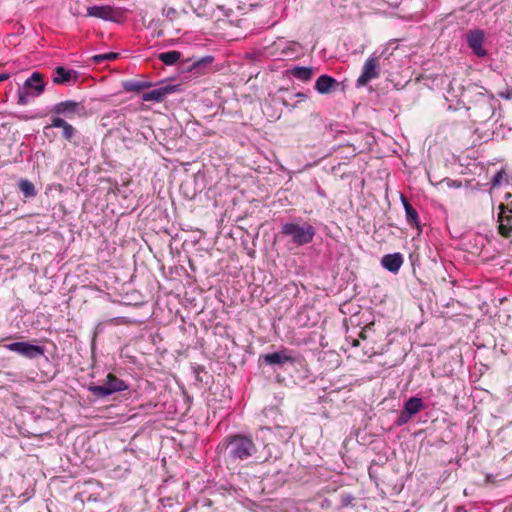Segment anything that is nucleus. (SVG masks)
Segmentation results:
<instances>
[{"label":"nucleus","instance_id":"obj_1","mask_svg":"<svg viewBox=\"0 0 512 512\" xmlns=\"http://www.w3.org/2000/svg\"><path fill=\"white\" fill-rule=\"evenodd\" d=\"M218 449L223 452L225 461L231 464H238L243 462H264L268 461L270 455L261 459L258 456V449L253 440L252 435L249 434H230L227 435L218 445Z\"/></svg>","mask_w":512,"mask_h":512},{"label":"nucleus","instance_id":"obj_2","mask_svg":"<svg viewBox=\"0 0 512 512\" xmlns=\"http://www.w3.org/2000/svg\"><path fill=\"white\" fill-rule=\"evenodd\" d=\"M471 105L467 107L469 116L477 122H484L494 114L495 98L486 91H476L473 94Z\"/></svg>","mask_w":512,"mask_h":512},{"label":"nucleus","instance_id":"obj_3","mask_svg":"<svg viewBox=\"0 0 512 512\" xmlns=\"http://www.w3.org/2000/svg\"><path fill=\"white\" fill-rule=\"evenodd\" d=\"M315 228L307 223L287 222L282 224L280 235L289 238L296 246H303L310 243L315 236Z\"/></svg>","mask_w":512,"mask_h":512},{"label":"nucleus","instance_id":"obj_4","mask_svg":"<svg viewBox=\"0 0 512 512\" xmlns=\"http://www.w3.org/2000/svg\"><path fill=\"white\" fill-rule=\"evenodd\" d=\"M128 389V385L122 379L116 375L109 373L106 376L103 384L101 385H90L88 390L98 398H104L112 395L116 392L125 391Z\"/></svg>","mask_w":512,"mask_h":512},{"label":"nucleus","instance_id":"obj_5","mask_svg":"<svg viewBox=\"0 0 512 512\" xmlns=\"http://www.w3.org/2000/svg\"><path fill=\"white\" fill-rule=\"evenodd\" d=\"M380 59L381 56L372 53L365 61L360 76L356 81L357 87L367 85L370 81L377 79L380 76Z\"/></svg>","mask_w":512,"mask_h":512},{"label":"nucleus","instance_id":"obj_6","mask_svg":"<svg viewBox=\"0 0 512 512\" xmlns=\"http://www.w3.org/2000/svg\"><path fill=\"white\" fill-rule=\"evenodd\" d=\"M51 112L56 117L63 116L65 118L73 119L75 116L81 117L85 115V107L81 102L75 100H65L56 103L52 108Z\"/></svg>","mask_w":512,"mask_h":512},{"label":"nucleus","instance_id":"obj_7","mask_svg":"<svg viewBox=\"0 0 512 512\" xmlns=\"http://www.w3.org/2000/svg\"><path fill=\"white\" fill-rule=\"evenodd\" d=\"M4 347L28 359H37L45 354L44 346L35 345L27 341L9 343L4 345Z\"/></svg>","mask_w":512,"mask_h":512},{"label":"nucleus","instance_id":"obj_8","mask_svg":"<svg viewBox=\"0 0 512 512\" xmlns=\"http://www.w3.org/2000/svg\"><path fill=\"white\" fill-rule=\"evenodd\" d=\"M87 15L111 22H119L123 17V13L120 9L111 7L109 5H95L88 7Z\"/></svg>","mask_w":512,"mask_h":512},{"label":"nucleus","instance_id":"obj_9","mask_svg":"<svg viewBox=\"0 0 512 512\" xmlns=\"http://www.w3.org/2000/svg\"><path fill=\"white\" fill-rule=\"evenodd\" d=\"M178 91V85H172V84H167V85H162L160 87H157V88H154L148 92H145L142 94L141 96V99L143 101H152V102H162L164 101V99L174 93Z\"/></svg>","mask_w":512,"mask_h":512},{"label":"nucleus","instance_id":"obj_10","mask_svg":"<svg viewBox=\"0 0 512 512\" xmlns=\"http://www.w3.org/2000/svg\"><path fill=\"white\" fill-rule=\"evenodd\" d=\"M467 44L472 49L473 53L478 57H485L487 51L483 48L484 32L480 29H475L467 34Z\"/></svg>","mask_w":512,"mask_h":512},{"label":"nucleus","instance_id":"obj_11","mask_svg":"<svg viewBox=\"0 0 512 512\" xmlns=\"http://www.w3.org/2000/svg\"><path fill=\"white\" fill-rule=\"evenodd\" d=\"M50 128H62V137L68 142H72L74 137L78 134L77 129L61 117H52L51 123L45 126L44 129L47 130Z\"/></svg>","mask_w":512,"mask_h":512},{"label":"nucleus","instance_id":"obj_12","mask_svg":"<svg viewBox=\"0 0 512 512\" xmlns=\"http://www.w3.org/2000/svg\"><path fill=\"white\" fill-rule=\"evenodd\" d=\"M500 210L497 220L499 222V233L505 238H509L512 233V215H504L507 210V207L500 203L498 206Z\"/></svg>","mask_w":512,"mask_h":512},{"label":"nucleus","instance_id":"obj_13","mask_svg":"<svg viewBox=\"0 0 512 512\" xmlns=\"http://www.w3.org/2000/svg\"><path fill=\"white\" fill-rule=\"evenodd\" d=\"M261 358L263 359V362L268 365H278L283 366L286 363H293L294 358L290 355H288L286 350H281L273 353H268L265 355H262Z\"/></svg>","mask_w":512,"mask_h":512},{"label":"nucleus","instance_id":"obj_14","mask_svg":"<svg viewBox=\"0 0 512 512\" xmlns=\"http://www.w3.org/2000/svg\"><path fill=\"white\" fill-rule=\"evenodd\" d=\"M404 262L403 255L399 252L386 254L381 259V265L391 273H397Z\"/></svg>","mask_w":512,"mask_h":512},{"label":"nucleus","instance_id":"obj_15","mask_svg":"<svg viewBox=\"0 0 512 512\" xmlns=\"http://www.w3.org/2000/svg\"><path fill=\"white\" fill-rule=\"evenodd\" d=\"M401 202L405 210L406 221L411 227H416L421 232V226L419 222V215L417 210L410 204L405 195L401 194Z\"/></svg>","mask_w":512,"mask_h":512},{"label":"nucleus","instance_id":"obj_16","mask_svg":"<svg viewBox=\"0 0 512 512\" xmlns=\"http://www.w3.org/2000/svg\"><path fill=\"white\" fill-rule=\"evenodd\" d=\"M24 88L33 89V96H39L45 89V84L42 80V75L38 72H34L24 83Z\"/></svg>","mask_w":512,"mask_h":512},{"label":"nucleus","instance_id":"obj_17","mask_svg":"<svg viewBox=\"0 0 512 512\" xmlns=\"http://www.w3.org/2000/svg\"><path fill=\"white\" fill-rule=\"evenodd\" d=\"M263 429L273 432L282 442H287L294 434V429L292 427L282 425L279 422H276L272 427L267 426Z\"/></svg>","mask_w":512,"mask_h":512},{"label":"nucleus","instance_id":"obj_18","mask_svg":"<svg viewBox=\"0 0 512 512\" xmlns=\"http://www.w3.org/2000/svg\"><path fill=\"white\" fill-rule=\"evenodd\" d=\"M276 46L281 51V55L287 58L296 57L301 49L300 44L293 41H279Z\"/></svg>","mask_w":512,"mask_h":512},{"label":"nucleus","instance_id":"obj_19","mask_svg":"<svg viewBox=\"0 0 512 512\" xmlns=\"http://www.w3.org/2000/svg\"><path fill=\"white\" fill-rule=\"evenodd\" d=\"M337 81L328 75H321L315 82V89L320 94H328L332 91L334 86H337Z\"/></svg>","mask_w":512,"mask_h":512},{"label":"nucleus","instance_id":"obj_20","mask_svg":"<svg viewBox=\"0 0 512 512\" xmlns=\"http://www.w3.org/2000/svg\"><path fill=\"white\" fill-rule=\"evenodd\" d=\"M288 73L302 82H308L314 74V68L307 66H295L289 69Z\"/></svg>","mask_w":512,"mask_h":512},{"label":"nucleus","instance_id":"obj_21","mask_svg":"<svg viewBox=\"0 0 512 512\" xmlns=\"http://www.w3.org/2000/svg\"><path fill=\"white\" fill-rule=\"evenodd\" d=\"M403 408L411 416H414L425 409V404L420 397L412 396L404 402Z\"/></svg>","mask_w":512,"mask_h":512},{"label":"nucleus","instance_id":"obj_22","mask_svg":"<svg viewBox=\"0 0 512 512\" xmlns=\"http://www.w3.org/2000/svg\"><path fill=\"white\" fill-rule=\"evenodd\" d=\"M76 78V72L73 70H67L62 66H58L54 69L53 83L64 84L68 83L72 77Z\"/></svg>","mask_w":512,"mask_h":512},{"label":"nucleus","instance_id":"obj_23","mask_svg":"<svg viewBox=\"0 0 512 512\" xmlns=\"http://www.w3.org/2000/svg\"><path fill=\"white\" fill-rule=\"evenodd\" d=\"M122 87L126 92H140L144 89L152 87V83L150 81L129 80L123 82Z\"/></svg>","mask_w":512,"mask_h":512},{"label":"nucleus","instance_id":"obj_24","mask_svg":"<svg viewBox=\"0 0 512 512\" xmlns=\"http://www.w3.org/2000/svg\"><path fill=\"white\" fill-rule=\"evenodd\" d=\"M18 188L27 199L34 198L37 195V190L30 180L21 179L18 183Z\"/></svg>","mask_w":512,"mask_h":512},{"label":"nucleus","instance_id":"obj_25","mask_svg":"<svg viewBox=\"0 0 512 512\" xmlns=\"http://www.w3.org/2000/svg\"><path fill=\"white\" fill-rule=\"evenodd\" d=\"M158 58L166 65H173L181 58V53L175 50L167 51L160 53Z\"/></svg>","mask_w":512,"mask_h":512},{"label":"nucleus","instance_id":"obj_26","mask_svg":"<svg viewBox=\"0 0 512 512\" xmlns=\"http://www.w3.org/2000/svg\"><path fill=\"white\" fill-rule=\"evenodd\" d=\"M264 415H265V417L267 419H271L274 424L276 422H279V423L284 422L282 414H281L279 408H277L275 406H271V407L265 408L264 409Z\"/></svg>","mask_w":512,"mask_h":512},{"label":"nucleus","instance_id":"obj_27","mask_svg":"<svg viewBox=\"0 0 512 512\" xmlns=\"http://www.w3.org/2000/svg\"><path fill=\"white\" fill-rule=\"evenodd\" d=\"M117 57H118L117 53L109 52V53L95 55L92 57V59L95 63L100 64L105 61L115 60Z\"/></svg>","mask_w":512,"mask_h":512},{"label":"nucleus","instance_id":"obj_28","mask_svg":"<svg viewBox=\"0 0 512 512\" xmlns=\"http://www.w3.org/2000/svg\"><path fill=\"white\" fill-rule=\"evenodd\" d=\"M412 417L413 416H411L409 413H407L406 410L403 408L401 410V412L399 413L397 419L395 420V425L397 427H401V426L407 424Z\"/></svg>","mask_w":512,"mask_h":512},{"label":"nucleus","instance_id":"obj_29","mask_svg":"<svg viewBox=\"0 0 512 512\" xmlns=\"http://www.w3.org/2000/svg\"><path fill=\"white\" fill-rule=\"evenodd\" d=\"M30 96H33V94H30L28 89L24 87L20 88L18 90V104L26 105L29 102Z\"/></svg>","mask_w":512,"mask_h":512},{"label":"nucleus","instance_id":"obj_30","mask_svg":"<svg viewBox=\"0 0 512 512\" xmlns=\"http://www.w3.org/2000/svg\"><path fill=\"white\" fill-rule=\"evenodd\" d=\"M505 171L502 169L498 171L491 179V188H497L502 184V180L505 176Z\"/></svg>","mask_w":512,"mask_h":512},{"label":"nucleus","instance_id":"obj_31","mask_svg":"<svg viewBox=\"0 0 512 512\" xmlns=\"http://www.w3.org/2000/svg\"><path fill=\"white\" fill-rule=\"evenodd\" d=\"M213 57L212 56H205V57H202L201 59L199 60H196L194 61L192 64H191V69H197V68H200L202 66H205L207 64H210L212 63L213 61Z\"/></svg>","mask_w":512,"mask_h":512},{"label":"nucleus","instance_id":"obj_32","mask_svg":"<svg viewBox=\"0 0 512 512\" xmlns=\"http://www.w3.org/2000/svg\"><path fill=\"white\" fill-rule=\"evenodd\" d=\"M372 326H373V323L371 322V323L365 325L364 327H362L360 329V331L357 332L358 337L361 338L362 340H366L369 337V334L374 332L372 329Z\"/></svg>","mask_w":512,"mask_h":512},{"label":"nucleus","instance_id":"obj_33","mask_svg":"<svg viewBox=\"0 0 512 512\" xmlns=\"http://www.w3.org/2000/svg\"><path fill=\"white\" fill-rule=\"evenodd\" d=\"M163 13L166 17L173 19L175 17V15L177 14V11H176V9H174L172 7H168V8L163 9Z\"/></svg>","mask_w":512,"mask_h":512},{"label":"nucleus","instance_id":"obj_34","mask_svg":"<svg viewBox=\"0 0 512 512\" xmlns=\"http://www.w3.org/2000/svg\"><path fill=\"white\" fill-rule=\"evenodd\" d=\"M102 332H103V327H102V324L99 323L95 327L94 334H93V341L95 340L97 334L102 333Z\"/></svg>","mask_w":512,"mask_h":512},{"label":"nucleus","instance_id":"obj_35","mask_svg":"<svg viewBox=\"0 0 512 512\" xmlns=\"http://www.w3.org/2000/svg\"><path fill=\"white\" fill-rule=\"evenodd\" d=\"M10 75L8 73H2L0 74V82L5 81L9 79Z\"/></svg>","mask_w":512,"mask_h":512},{"label":"nucleus","instance_id":"obj_36","mask_svg":"<svg viewBox=\"0 0 512 512\" xmlns=\"http://www.w3.org/2000/svg\"><path fill=\"white\" fill-rule=\"evenodd\" d=\"M295 96L301 100H305L307 98V95L302 92L296 93Z\"/></svg>","mask_w":512,"mask_h":512},{"label":"nucleus","instance_id":"obj_37","mask_svg":"<svg viewBox=\"0 0 512 512\" xmlns=\"http://www.w3.org/2000/svg\"><path fill=\"white\" fill-rule=\"evenodd\" d=\"M353 345H354V347H357L359 345L358 339H354Z\"/></svg>","mask_w":512,"mask_h":512},{"label":"nucleus","instance_id":"obj_38","mask_svg":"<svg viewBox=\"0 0 512 512\" xmlns=\"http://www.w3.org/2000/svg\"><path fill=\"white\" fill-rule=\"evenodd\" d=\"M342 165H343V164H339V165H338V168H334V169H335V171H336V172H337V171H340V170H341V168H342Z\"/></svg>","mask_w":512,"mask_h":512},{"label":"nucleus","instance_id":"obj_39","mask_svg":"<svg viewBox=\"0 0 512 512\" xmlns=\"http://www.w3.org/2000/svg\"><path fill=\"white\" fill-rule=\"evenodd\" d=\"M344 326H347V319H344Z\"/></svg>","mask_w":512,"mask_h":512}]
</instances>
